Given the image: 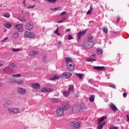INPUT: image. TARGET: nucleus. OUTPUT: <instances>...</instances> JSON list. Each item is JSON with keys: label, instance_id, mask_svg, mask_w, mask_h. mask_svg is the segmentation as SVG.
<instances>
[{"label": "nucleus", "instance_id": "obj_1", "mask_svg": "<svg viewBox=\"0 0 129 129\" xmlns=\"http://www.w3.org/2000/svg\"><path fill=\"white\" fill-rule=\"evenodd\" d=\"M66 61L67 63V68L69 70V71H73L75 69V64H74V62H73V60H72V58L71 57H66Z\"/></svg>", "mask_w": 129, "mask_h": 129}, {"label": "nucleus", "instance_id": "obj_2", "mask_svg": "<svg viewBox=\"0 0 129 129\" xmlns=\"http://www.w3.org/2000/svg\"><path fill=\"white\" fill-rule=\"evenodd\" d=\"M94 46V41L92 40H88L85 41L82 45V47L86 49H90Z\"/></svg>", "mask_w": 129, "mask_h": 129}, {"label": "nucleus", "instance_id": "obj_3", "mask_svg": "<svg viewBox=\"0 0 129 129\" xmlns=\"http://www.w3.org/2000/svg\"><path fill=\"white\" fill-rule=\"evenodd\" d=\"M8 111L9 113H14V114H18V113H20V108H12L9 107L8 109Z\"/></svg>", "mask_w": 129, "mask_h": 129}, {"label": "nucleus", "instance_id": "obj_4", "mask_svg": "<svg viewBox=\"0 0 129 129\" xmlns=\"http://www.w3.org/2000/svg\"><path fill=\"white\" fill-rule=\"evenodd\" d=\"M35 37H36V34L34 33L30 32L29 31H25L24 32L25 38H35Z\"/></svg>", "mask_w": 129, "mask_h": 129}, {"label": "nucleus", "instance_id": "obj_5", "mask_svg": "<svg viewBox=\"0 0 129 129\" xmlns=\"http://www.w3.org/2000/svg\"><path fill=\"white\" fill-rule=\"evenodd\" d=\"M17 92L18 93H19V94H20L21 95H25L27 94V91L25 90V89L22 87L18 88Z\"/></svg>", "mask_w": 129, "mask_h": 129}, {"label": "nucleus", "instance_id": "obj_6", "mask_svg": "<svg viewBox=\"0 0 129 129\" xmlns=\"http://www.w3.org/2000/svg\"><path fill=\"white\" fill-rule=\"evenodd\" d=\"M56 112L58 116H63V114H64V111L62 110L61 107H58L57 108Z\"/></svg>", "mask_w": 129, "mask_h": 129}, {"label": "nucleus", "instance_id": "obj_7", "mask_svg": "<svg viewBox=\"0 0 129 129\" xmlns=\"http://www.w3.org/2000/svg\"><path fill=\"white\" fill-rule=\"evenodd\" d=\"M80 108H81V107H80V105H75L73 107V112L74 113H77V112H79V111H80Z\"/></svg>", "mask_w": 129, "mask_h": 129}, {"label": "nucleus", "instance_id": "obj_8", "mask_svg": "<svg viewBox=\"0 0 129 129\" xmlns=\"http://www.w3.org/2000/svg\"><path fill=\"white\" fill-rule=\"evenodd\" d=\"M31 87L35 90H39L41 88V85L38 83H33L31 84Z\"/></svg>", "mask_w": 129, "mask_h": 129}, {"label": "nucleus", "instance_id": "obj_9", "mask_svg": "<svg viewBox=\"0 0 129 129\" xmlns=\"http://www.w3.org/2000/svg\"><path fill=\"white\" fill-rule=\"evenodd\" d=\"M71 125L72 126H74V127H75L76 128H79L80 127V122L76 121H74L73 122H72L71 123Z\"/></svg>", "mask_w": 129, "mask_h": 129}, {"label": "nucleus", "instance_id": "obj_10", "mask_svg": "<svg viewBox=\"0 0 129 129\" xmlns=\"http://www.w3.org/2000/svg\"><path fill=\"white\" fill-rule=\"evenodd\" d=\"M15 29H16L18 32H20L22 33V32H24V29H23V24H17L15 25Z\"/></svg>", "mask_w": 129, "mask_h": 129}, {"label": "nucleus", "instance_id": "obj_11", "mask_svg": "<svg viewBox=\"0 0 129 129\" xmlns=\"http://www.w3.org/2000/svg\"><path fill=\"white\" fill-rule=\"evenodd\" d=\"M85 34H86V30L78 32L77 34L78 40H80V39H81V37L84 35H85Z\"/></svg>", "mask_w": 129, "mask_h": 129}, {"label": "nucleus", "instance_id": "obj_12", "mask_svg": "<svg viewBox=\"0 0 129 129\" xmlns=\"http://www.w3.org/2000/svg\"><path fill=\"white\" fill-rule=\"evenodd\" d=\"M61 76H62V78L64 77L67 79H69L72 76V74L70 73H63Z\"/></svg>", "mask_w": 129, "mask_h": 129}, {"label": "nucleus", "instance_id": "obj_13", "mask_svg": "<svg viewBox=\"0 0 129 129\" xmlns=\"http://www.w3.org/2000/svg\"><path fill=\"white\" fill-rule=\"evenodd\" d=\"M34 28V25L32 23H28L26 24V29L28 31H31Z\"/></svg>", "mask_w": 129, "mask_h": 129}, {"label": "nucleus", "instance_id": "obj_14", "mask_svg": "<svg viewBox=\"0 0 129 129\" xmlns=\"http://www.w3.org/2000/svg\"><path fill=\"white\" fill-rule=\"evenodd\" d=\"M53 92V89L48 88H43L41 89V92Z\"/></svg>", "mask_w": 129, "mask_h": 129}, {"label": "nucleus", "instance_id": "obj_15", "mask_svg": "<svg viewBox=\"0 0 129 129\" xmlns=\"http://www.w3.org/2000/svg\"><path fill=\"white\" fill-rule=\"evenodd\" d=\"M93 68L95 70H98V71H104V70H105V68L104 67L97 66L94 67Z\"/></svg>", "mask_w": 129, "mask_h": 129}, {"label": "nucleus", "instance_id": "obj_16", "mask_svg": "<svg viewBox=\"0 0 129 129\" xmlns=\"http://www.w3.org/2000/svg\"><path fill=\"white\" fill-rule=\"evenodd\" d=\"M59 78H63V76L58 75V76H54L52 78L50 79V80H51L52 81H54V80H58Z\"/></svg>", "mask_w": 129, "mask_h": 129}, {"label": "nucleus", "instance_id": "obj_17", "mask_svg": "<svg viewBox=\"0 0 129 129\" xmlns=\"http://www.w3.org/2000/svg\"><path fill=\"white\" fill-rule=\"evenodd\" d=\"M60 108L62 109V110L63 111H65V110H67L68 108H69V105L67 103L63 104Z\"/></svg>", "mask_w": 129, "mask_h": 129}, {"label": "nucleus", "instance_id": "obj_18", "mask_svg": "<svg viewBox=\"0 0 129 129\" xmlns=\"http://www.w3.org/2000/svg\"><path fill=\"white\" fill-rule=\"evenodd\" d=\"M109 106H110L111 109H112V110H113V111H116V110H117V108L116 107V106L115 105H114V104H113V103H111Z\"/></svg>", "mask_w": 129, "mask_h": 129}, {"label": "nucleus", "instance_id": "obj_19", "mask_svg": "<svg viewBox=\"0 0 129 129\" xmlns=\"http://www.w3.org/2000/svg\"><path fill=\"white\" fill-rule=\"evenodd\" d=\"M4 26L5 28H7V29H11L12 27H13V24L9 22H7L4 24Z\"/></svg>", "mask_w": 129, "mask_h": 129}, {"label": "nucleus", "instance_id": "obj_20", "mask_svg": "<svg viewBox=\"0 0 129 129\" xmlns=\"http://www.w3.org/2000/svg\"><path fill=\"white\" fill-rule=\"evenodd\" d=\"M11 70H12L11 67H6L5 69H4L3 71L5 73H11Z\"/></svg>", "mask_w": 129, "mask_h": 129}, {"label": "nucleus", "instance_id": "obj_21", "mask_svg": "<svg viewBox=\"0 0 129 129\" xmlns=\"http://www.w3.org/2000/svg\"><path fill=\"white\" fill-rule=\"evenodd\" d=\"M49 100H50V101L51 102H52L53 103H57V102H59V101H60V100H59V99H57V98H49Z\"/></svg>", "mask_w": 129, "mask_h": 129}, {"label": "nucleus", "instance_id": "obj_22", "mask_svg": "<svg viewBox=\"0 0 129 129\" xmlns=\"http://www.w3.org/2000/svg\"><path fill=\"white\" fill-rule=\"evenodd\" d=\"M24 80L22 79L16 80V83L17 84H18V85H23V84H24Z\"/></svg>", "mask_w": 129, "mask_h": 129}, {"label": "nucleus", "instance_id": "obj_23", "mask_svg": "<svg viewBox=\"0 0 129 129\" xmlns=\"http://www.w3.org/2000/svg\"><path fill=\"white\" fill-rule=\"evenodd\" d=\"M74 90V86L73 85H69L68 91L70 93H71V92H73Z\"/></svg>", "mask_w": 129, "mask_h": 129}, {"label": "nucleus", "instance_id": "obj_24", "mask_svg": "<svg viewBox=\"0 0 129 129\" xmlns=\"http://www.w3.org/2000/svg\"><path fill=\"white\" fill-rule=\"evenodd\" d=\"M105 123H106V122L104 121L103 123L99 124L97 126V129H102L103 126L105 125Z\"/></svg>", "mask_w": 129, "mask_h": 129}, {"label": "nucleus", "instance_id": "obj_25", "mask_svg": "<svg viewBox=\"0 0 129 129\" xmlns=\"http://www.w3.org/2000/svg\"><path fill=\"white\" fill-rule=\"evenodd\" d=\"M39 51H35L33 50L31 52L29 53V56H35V55H38L39 54Z\"/></svg>", "mask_w": 129, "mask_h": 129}, {"label": "nucleus", "instance_id": "obj_26", "mask_svg": "<svg viewBox=\"0 0 129 129\" xmlns=\"http://www.w3.org/2000/svg\"><path fill=\"white\" fill-rule=\"evenodd\" d=\"M92 12H93V7L92 6V5H91V6L90 7V10L88 11L86 14L91 15V13H92Z\"/></svg>", "mask_w": 129, "mask_h": 129}, {"label": "nucleus", "instance_id": "obj_27", "mask_svg": "<svg viewBox=\"0 0 129 129\" xmlns=\"http://www.w3.org/2000/svg\"><path fill=\"white\" fill-rule=\"evenodd\" d=\"M70 95V93L68 91H64L63 92V95L64 97H68Z\"/></svg>", "mask_w": 129, "mask_h": 129}, {"label": "nucleus", "instance_id": "obj_28", "mask_svg": "<svg viewBox=\"0 0 129 129\" xmlns=\"http://www.w3.org/2000/svg\"><path fill=\"white\" fill-rule=\"evenodd\" d=\"M19 20L21 22H27V18H26L25 16H22L21 17L19 18Z\"/></svg>", "mask_w": 129, "mask_h": 129}, {"label": "nucleus", "instance_id": "obj_29", "mask_svg": "<svg viewBox=\"0 0 129 129\" xmlns=\"http://www.w3.org/2000/svg\"><path fill=\"white\" fill-rule=\"evenodd\" d=\"M7 105H9V106H12V105H13V102L12 101H8V102H6L4 104L5 106H7Z\"/></svg>", "mask_w": 129, "mask_h": 129}, {"label": "nucleus", "instance_id": "obj_30", "mask_svg": "<svg viewBox=\"0 0 129 129\" xmlns=\"http://www.w3.org/2000/svg\"><path fill=\"white\" fill-rule=\"evenodd\" d=\"M103 53V50L101 49L98 48L97 49V55H101Z\"/></svg>", "mask_w": 129, "mask_h": 129}, {"label": "nucleus", "instance_id": "obj_31", "mask_svg": "<svg viewBox=\"0 0 129 129\" xmlns=\"http://www.w3.org/2000/svg\"><path fill=\"white\" fill-rule=\"evenodd\" d=\"M96 60V59H95V57L94 58L90 57V58H87V61L88 62H91V61L93 62Z\"/></svg>", "mask_w": 129, "mask_h": 129}, {"label": "nucleus", "instance_id": "obj_32", "mask_svg": "<svg viewBox=\"0 0 129 129\" xmlns=\"http://www.w3.org/2000/svg\"><path fill=\"white\" fill-rule=\"evenodd\" d=\"M12 76L15 78H19V77H22V75L21 74H17L15 75H13Z\"/></svg>", "mask_w": 129, "mask_h": 129}, {"label": "nucleus", "instance_id": "obj_33", "mask_svg": "<svg viewBox=\"0 0 129 129\" xmlns=\"http://www.w3.org/2000/svg\"><path fill=\"white\" fill-rule=\"evenodd\" d=\"M106 118V116H103L102 117H101L99 119V122L98 123H101V122H102V121H103L104 120V119Z\"/></svg>", "mask_w": 129, "mask_h": 129}, {"label": "nucleus", "instance_id": "obj_34", "mask_svg": "<svg viewBox=\"0 0 129 129\" xmlns=\"http://www.w3.org/2000/svg\"><path fill=\"white\" fill-rule=\"evenodd\" d=\"M19 33L18 32H15V33L13 34V38H15V39H17V38H19Z\"/></svg>", "mask_w": 129, "mask_h": 129}, {"label": "nucleus", "instance_id": "obj_35", "mask_svg": "<svg viewBox=\"0 0 129 129\" xmlns=\"http://www.w3.org/2000/svg\"><path fill=\"white\" fill-rule=\"evenodd\" d=\"M3 17L5 18H9L11 17V15H10V14L8 13H4L3 14Z\"/></svg>", "mask_w": 129, "mask_h": 129}, {"label": "nucleus", "instance_id": "obj_36", "mask_svg": "<svg viewBox=\"0 0 129 129\" xmlns=\"http://www.w3.org/2000/svg\"><path fill=\"white\" fill-rule=\"evenodd\" d=\"M19 51H21L20 48H12V52L14 53H17V52H19Z\"/></svg>", "mask_w": 129, "mask_h": 129}, {"label": "nucleus", "instance_id": "obj_37", "mask_svg": "<svg viewBox=\"0 0 129 129\" xmlns=\"http://www.w3.org/2000/svg\"><path fill=\"white\" fill-rule=\"evenodd\" d=\"M89 100H90V102H93L94 101V96L91 95L89 97Z\"/></svg>", "mask_w": 129, "mask_h": 129}, {"label": "nucleus", "instance_id": "obj_38", "mask_svg": "<svg viewBox=\"0 0 129 129\" xmlns=\"http://www.w3.org/2000/svg\"><path fill=\"white\" fill-rule=\"evenodd\" d=\"M36 6V4H35L34 5H28V7H26V9H34L35 8V6Z\"/></svg>", "mask_w": 129, "mask_h": 129}, {"label": "nucleus", "instance_id": "obj_39", "mask_svg": "<svg viewBox=\"0 0 129 129\" xmlns=\"http://www.w3.org/2000/svg\"><path fill=\"white\" fill-rule=\"evenodd\" d=\"M77 76H78V78H79V79H82L83 77V74H76Z\"/></svg>", "mask_w": 129, "mask_h": 129}, {"label": "nucleus", "instance_id": "obj_40", "mask_svg": "<svg viewBox=\"0 0 129 129\" xmlns=\"http://www.w3.org/2000/svg\"><path fill=\"white\" fill-rule=\"evenodd\" d=\"M58 31H59V27H57L56 30L54 31V33L57 36H60V33H59Z\"/></svg>", "mask_w": 129, "mask_h": 129}, {"label": "nucleus", "instance_id": "obj_41", "mask_svg": "<svg viewBox=\"0 0 129 129\" xmlns=\"http://www.w3.org/2000/svg\"><path fill=\"white\" fill-rule=\"evenodd\" d=\"M102 30L105 34H107V33H108V29H107V28H103Z\"/></svg>", "mask_w": 129, "mask_h": 129}, {"label": "nucleus", "instance_id": "obj_42", "mask_svg": "<svg viewBox=\"0 0 129 129\" xmlns=\"http://www.w3.org/2000/svg\"><path fill=\"white\" fill-rule=\"evenodd\" d=\"M46 2H48V3H50V4H55L56 3V0H45Z\"/></svg>", "mask_w": 129, "mask_h": 129}, {"label": "nucleus", "instance_id": "obj_43", "mask_svg": "<svg viewBox=\"0 0 129 129\" xmlns=\"http://www.w3.org/2000/svg\"><path fill=\"white\" fill-rule=\"evenodd\" d=\"M9 81L11 82H15V83H16L17 80H16V79L14 78H10L9 79Z\"/></svg>", "mask_w": 129, "mask_h": 129}, {"label": "nucleus", "instance_id": "obj_44", "mask_svg": "<svg viewBox=\"0 0 129 129\" xmlns=\"http://www.w3.org/2000/svg\"><path fill=\"white\" fill-rule=\"evenodd\" d=\"M8 40H9V37H7L1 40V43H4V42H6V41H8Z\"/></svg>", "mask_w": 129, "mask_h": 129}, {"label": "nucleus", "instance_id": "obj_45", "mask_svg": "<svg viewBox=\"0 0 129 129\" xmlns=\"http://www.w3.org/2000/svg\"><path fill=\"white\" fill-rule=\"evenodd\" d=\"M88 38L89 40H93V36L91 35V34L88 35Z\"/></svg>", "mask_w": 129, "mask_h": 129}, {"label": "nucleus", "instance_id": "obj_46", "mask_svg": "<svg viewBox=\"0 0 129 129\" xmlns=\"http://www.w3.org/2000/svg\"><path fill=\"white\" fill-rule=\"evenodd\" d=\"M10 66L12 68H15L16 67V64L14 62H12L10 64Z\"/></svg>", "mask_w": 129, "mask_h": 129}, {"label": "nucleus", "instance_id": "obj_47", "mask_svg": "<svg viewBox=\"0 0 129 129\" xmlns=\"http://www.w3.org/2000/svg\"><path fill=\"white\" fill-rule=\"evenodd\" d=\"M68 39V40H72L73 39V37H72V35L69 34Z\"/></svg>", "mask_w": 129, "mask_h": 129}, {"label": "nucleus", "instance_id": "obj_48", "mask_svg": "<svg viewBox=\"0 0 129 129\" xmlns=\"http://www.w3.org/2000/svg\"><path fill=\"white\" fill-rule=\"evenodd\" d=\"M109 87H111V88H113L114 89H116V88L115 87V86L112 85H109L108 86Z\"/></svg>", "mask_w": 129, "mask_h": 129}, {"label": "nucleus", "instance_id": "obj_49", "mask_svg": "<svg viewBox=\"0 0 129 129\" xmlns=\"http://www.w3.org/2000/svg\"><path fill=\"white\" fill-rule=\"evenodd\" d=\"M47 58V55H44L43 56L42 61V62H44L45 60H46V58Z\"/></svg>", "mask_w": 129, "mask_h": 129}, {"label": "nucleus", "instance_id": "obj_50", "mask_svg": "<svg viewBox=\"0 0 129 129\" xmlns=\"http://www.w3.org/2000/svg\"><path fill=\"white\" fill-rule=\"evenodd\" d=\"M109 129H118V127L113 126H112V127H110Z\"/></svg>", "mask_w": 129, "mask_h": 129}, {"label": "nucleus", "instance_id": "obj_51", "mask_svg": "<svg viewBox=\"0 0 129 129\" xmlns=\"http://www.w3.org/2000/svg\"><path fill=\"white\" fill-rule=\"evenodd\" d=\"M23 4L24 5V7H25V8H26L27 7V5L26 4V0H24L23 2Z\"/></svg>", "mask_w": 129, "mask_h": 129}, {"label": "nucleus", "instance_id": "obj_52", "mask_svg": "<svg viewBox=\"0 0 129 129\" xmlns=\"http://www.w3.org/2000/svg\"><path fill=\"white\" fill-rule=\"evenodd\" d=\"M55 11H61V7L55 8Z\"/></svg>", "mask_w": 129, "mask_h": 129}, {"label": "nucleus", "instance_id": "obj_53", "mask_svg": "<svg viewBox=\"0 0 129 129\" xmlns=\"http://www.w3.org/2000/svg\"><path fill=\"white\" fill-rule=\"evenodd\" d=\"M64 15H66V12H63L61 13H60V16H64Z\"/></svg>", "mask_w": 129, "mask_h": 129}, {"label": "nucleus", "instance_id": "obj_54", "mask_svg": "<svg viewBox=\"0 0 129 129\" xmlns=\"http://www.w3.org/2000/svg\"><path fill=\"white\" fill-rule=\"evenodd\" d=\"M25 14H26V16H31V13H30V12H26Z\"/></svg>", "mask_w": 129, "mask_h": 129}, {"label": "nucleus", "instance_id": "obj_55", "mask_svg": "<svg viewBox=\"0 0 129 129\" xmlns=\"http://www.w3.org/2000/svg\"><path fill=\"white\" fill-rule=\"evenodd\" d=\"M126 117H127V120H126V121H127V122H129V116H128V115H126Z\"/></svg>", "mask_w": 129, "mask_h": 129}, {"label": "nucleus", "instance_id": "obj_56", "mask_svg": "<svg viewBox=\"0 0 129 129\" xmlns=\"http://www.w3.org/2000/svg\"><path fill=\"white\" fill-rule=\"evenodd\" d=\"M50 11H52L53 12H54V11H55V8H50Z\"/></svg>", "mask_w": 129, "mask_h": 129}, {"label": "nucleus", "instance_id": "obj_57", "mask_svg": "<svg viewBox=\"0 0 129 129\" xmlns=\"http://www.w3.org/2000/svg\"><path fill=\"white\" fill-rule=\"evenodd\" d=\"M126 95H127L126 93H124L123 94V97H126Z\"/></svg>", "mask_w": 129, "mask_h": 129}, {"label": "nucleus", "instance_id": "obj_58", "mask_svg": "<svg viewBox=\"0 0 129 129\" xmlns=\"http://www.w3.org/2000/svg\"><path fill=\"white\" fill-rule=\"evenodd\" d=\"M119 20H120L119 17H117V21H116V23H118V22H119Z\"/></svg>", "mask_w": 129, "mask_h": 129}, {"label": "nucleus", "instance_id": "obj_59", "mask_svg": "<svg viewBox=\"0 0 129 129\" xmlns=\"http://www.w3.org/2000/svg\"><path fill=\"white\" fill-rule=\"evenodd\" d=\"M57 23H58L59 24H60L61 23H63V20H60L59 21H57Z\"/></svg>", "mask_w": 129, "mask_h": 129}, {"label": "nucleus", "instance_id": "obj_60", "mask_svg": "<svg viewBox=\"0 0 129 129\" xmlns=\"http://www.w3.org/2000/svg\"><path fill=\"white\" fill-rule=\"evenodd\" d=\"M89 83H91V84H93V82H92V81L89 80Z\"/></svg>", "mask_w": 129, "mask_h": 129}, {"label": "nucleus", "instance_id": "obj_61", "mask_svg": "<svg viewBox=\"0 0 129 129\" xmlns=\"http://www.w3.org/2000/svg\"><path fill=\"white\" fill-rule=\"evenodd\" d=\"M66 32H70V29H66Z\"/></svg>", "mask_w": 129, "mask_h": 129}, {"label": "nucleus", "instance_id": "obj_62", "mask_svg": "<svg viewBox=\"0 0 129 129\" xmlns=\"http://www.w3.org/2000/svg\"><path fill=\"white\" fill-rule=\"evenodd\" d=\"M96 55V54H95V53H93V54H92V56L93 57H94V58H95Z\"/></svg>", "mask_w": 129, "mask_h": 129}, {"label": "nucleus", "instance_id": "obj_63", "mask_svg": "<svg viewBox=\"0 0 129 129\" xmlns=\"http://www.w3.org/2000/svg\"><path fill=\"white\" fill-rule=\"evenodd\" d=\"M4 85V83L0 82V86H3Z\"/></svg>", "mask_w": 129, "mask_h": 129}, {"label": "nucleus", "instance_id": "obj_64", "mask_svg": "<svg viewBox=\"0 0 129 129\" xmlns=\"http://www.w3.org/2000/svg\"><path fill=\"white\" fill-rule=\"evenodd\" d=\"M6 32H8V30H7V29H4V32L6 33Z\"/></svg>", "mask_w": 129, "mask_h": 129}]
</instances>
